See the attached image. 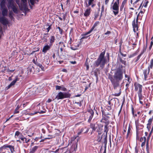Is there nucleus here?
Here are the masks:
<instances>
[{
	"label": "nucleus",
	"instance_id": "c85d7f7f",
	"mask_svg": "<svg viewBox=\"0 0 153 153\" xmlns=\"http://www.w3.org/2000/svg\"><path fill=\"white\" fill-rule=\"evenodd\" d=\"M140 124L139 123V121L138 120H137L135 121V125L136 128V130H137V136L138 135V128Z\"/></svg>",
	"mask_w": 153,
	"mask_h": 153
},
{
	"label": "nucleus",
	"instance_id": "680f3d73",
	"mask_svg": "<svg viewBox=\"0 0 153 153\" xmlns=\"http://www.w3.org/2000/svg\"><path fill=\"white\" fill-rule=\"evenodd\" d=\"M51 26H49L47 28V32H49L50 29H51Z\"/></svg>",
	"mask_w": 153,
	"mask_h": 153
},
{
	"label": "nucleus",
	"instance_id": "b1692460",
	"mask_svg": "<svg viewBox=\"0 0 153 153\" xmlns=\"http://www.w3.org/2000/svg\"><path fill=\"white\" fill-rule=\"evenodd\" d=\"M39 146H35L32 149H30V152L29 153H34L36 151Z\"/></svg>",
	"mask_w": 153,
	"mask_h": 153
},
{
	"label": "nucleus",
	"instance_id": "473e14b6",
	"mask_svg": "<svg viewBox=\"0 0 153 153\" xmlns=\"http://www.w3.org/2000/svg\"><path fill=\"white\" fill-rule=\"evenodd\" d=\"M8 3L9 5L8 6V7H11L13 6L14 5V4L13 3V0H9L8 1Z\"/></svg>",
	"mask_w": 153,
	"mask_h": 153
},
{
	"label": "nucleus",
	"instance_id": "2eb2a0df",
	"mask_svg": "<svg viewBox=\"0 0 153 153\" xmlns=\"http://www.w3.org/2000/svg\"><path fill=\"white\" fill-rule=\"evenodd\" d=\"M19 139H20L22 141L23 143H27L29 142L30 140V139H27L24 137L23 135L21 136Z\"/></svg>",
	"mask_w": 153,
	"mask_h": 153
},
{
	"label": "nucleus",
	"instance_id": "0e129e2a",
	"mask_svg": "<svg viewBox=\"0 0 153 153\" xmlns=\"http://www.w3.org/2000/svg\"><path fill=\"white\" fill-rule=\"evenodd\" d=\"M139 16H140V15H139L138 14V15L137 16L136 20H135L136 22H138V20L139 17Z\"/></svg>",
	"mask_w": 153,
	"mask_h": 153
},
{
	"label": "nucleus",
	"instance_id": "4c0bfd02",
	"mask_svg": "<svg viewBox=\"0 0 153 153\" xmlns=\"http://www.w3.org/2000/svg\"><path fill=\"white\" fill-rule=\"evenodd\" d=\"M56 29H58L59 30V33L61 34V35H62V34H63V30H62L61 29L60 27H56Z\"/></svg>",
	"mask_w": 153,
	"mask_h": 153
},
{
	"label": "nucleus",
	"instance_id": "37998d69",
	"mask_svg": "<svg viewBox=\"0 0 153 153\" xmlns=\"http://www.w3.org/2000/svg\"><path fill=\"white\" fill-rule=\"evenodd\" d=\"M130 131H131V128H130V126H129L128 127V129L127 134V137L128 136V135L130 134Z\"/></svg>",
	"mask_w": 153,
	"mask_h": 153
},
{
	"label": "nucleus",
	"instance_id": "72a5a7b5",
	"mask_svg": "<svg viewBox=\"0 0 153 153\" xmlns=\"http://www.w3.org/2000/svg\"><path fill=\"white\" fill-rule=\"evenodd\" d=\"M90 127L92 129L93 131H95L96 130V128L95 127V124L91 123Z\"/></svg>",
	"mask_w": 153,
	"mask_h": 153
},
{
	"label": "nucleus",
	"instance_id": "7ed1b4c3",
	"mask_svg": "<svg viewBox=\"0 0 153 153\" xmlns=\"http://www.w3.org/2000/svg\"><path fill=\"white\" fill-rule=\"evenodd\" d=\"M70 96L71 94L68 93L60 92L58 93L54 99H56L57 100H59L65 98L70 97Z\"/></svg>",
	"mask_w": 153,
	"mask_h": 153
},
{
	"label": "nucleus",
	"instance_id": "bf43d9fd",
	"mask_svg": "<svg viewBox=\"0 0 153 153\" xmlns=\"http://www.w3.org/2000/svg\"><path fill=\"white\" fill-rule=\"evenodd\" d=\"M143 1L142 2V3L140 4V6L139 8V9H142L143 8H142V7L143 6Z\"/></svg>",
	"mask_w": 153,
	"mask_h": 153
},
{
	"label": "nucleus",
	"instance_id": "39448f33",
	"mask_svg": "<svg viewBox=\"0 0 153 153\" xmlns=\"http://www.w3.org/2000/svg\"><path fill=\"white\" fill-rule=\"evenodd\" d=\"M119 3L114 2L111 7V9L112 11L115 16L117 15L119 13Z\"/></svg>",
	"mask_w": 153,
	"mask_h": 153
},
{
	"label": "nucleus",
	"instance_id": "338daca9",
	"mask_svg": "<svg viewBox=\"0 0 153 153\" xmlns=\"http://www.w3.org/2000/svg\"><path fill=\"white\" fill-rule=\"evenodd\" d=\"M90 6H91V7H93L95 6V4H94V2H93V3H92V4Z\"/></svg>",
	"mask_w": 153,
	"mask_h": 153
},
{
	"label": "nucleus",
	"instance_id": "603ef678",
	"mask_svg": "<svg viewBox=\"0 0 153 153\" xmlns=\"http://www.w3.org/2000/svg\"><path fill=\"white\" fill-rule=\"evenodd\" d=\"M141 55H142V54H140L137 56V59H136V61H137L140 59Z\"/></svg>",
	"mask_w": 153,
	"mask_h": 153
},
{
	"label": "nucleus",
	"instance_id": "f03ea898",
	"mask_svg": "<svg viewBox=\"0 0 153 153\" xmlns=\"http://www.w3.org/2000/svg\"><path fill=\"white\" fill-rule=\"evenodd\" d=\"M110 80L113 86L114 89L116 90L118 88L119 90V93H115L112 94V95L116 97L119 96L121 93V87L119 85V81H115L113 79H111Z\"/></svg>",
	"mask_w": 153,
	"mask_h": 153
},
{
	"label": "nucleus",
	"instance_id": "a19ab883",
	"mask_svg": "<svg viewBox=\"0 0 153 153\" xmlns=\"http://www.w3.org/2000/svg\"><path fill=\"white\" fill-rule=\"evenodd\" d=\"M108 131V127L107 126H105L104 127V132H105L106 135H107V133Z\"/></svg>",
	"mask_w": 153,
	"mask_h": 153
},
{
	"label": "nucleus",
	"instance_id": "2f4dec72",
	"mask_svg": "<svg viewBox=\"0 0 153 153\" xmlns=\"http://www.w3.org/2000/svg\"><path fill=\"white\" fill-rule=\"evenodd\" d=\"M11 7L12 8L13 11L14 13H18V9L14 5Z\"/></svg>",
	"mask_w": 153,
	"mask_h": 153
},
{
	"label": "nucleus",
	"instance_id": "e2e57ef3",
	"mask_svg": "<svg viewBox=\"0 0 153 153\" xmlns=\"http://www.w3.org/2000/svg\"><path fill=\"white\" fill-rule=\"evenodd\" d=\"M16 3L19 5V6H20V4H19V0H16Z\"/></svg>",
	"mask_w": 153,
	"mask_h": 153
},
{
	"label": "nucleus",
	"instance_id": "4d7b16f0",
	"mask_svg": "<svg viewBox=\"0 0 153 153\" xmlns=\"http://www.w3.org/2000/svg\"><path fill=\"white\" fill-rule=\"evenodd\" d=\"M146 143V141H144L142 142V143L141 144V146L142 147H143V146H144L145 145Z\"/></svg>",
	"mask_w": 153,
	"mask_h": 153
},
{
	"label": "nucleus",
	"instance_id": "ddd939ff",
	"mask_svg": "<svg viewBox=\"0 0 153 153\" xmlns=\"http://www.w3.org/2000/svg\"><path fill=\"white\" fill-rule=\"evenodd\" d=\"M0 22L4 25H7L8 23L7 19L3 17L0 18Z\"/></svg>",
	"mask_w": 153,
	"mask_h": 153
},
{
	"label": "nucleus",
	"instance_id": "aec40b11",
	"mask_svg": "<svg viewBox=\"0 0 153 153\" xmlns=\"http://www.w3.org/2000/svg\"><path fill=\"white\" fill-rule=\"evenodd\" d=\"M50 44L51 45H52L53 43L55 41V37L54 36H51L49 38Z\"/></svg>",
	"mask_w": 153,
	"mask_h": 153
},
{
	"label": "nucleus",
	"instance_id": "412c9836",
	"mask_svg": "<svg viewBox=\"0 0 153 153\" xmlns=\"http://www.w3.org/2000/svg\"><path fill=\"white\" fill-rule=\"evenodd\" d=\"M2 13L3 16H5L7 15L8 10L6 8L2 9Z\"/></svg>",
	"mask_w": 153,
	"mask_h": 153
},
{
	"label": "nucleus",
	"instance_id": "3c124183",
	"mask_svg": "<svg viewBox=\"0 0 153 153\" xmlns=\"http://www.w3.org/2000/svg\"><path fill=\"white\" fill-rule=\"evenodd\" d=\"M4 146H5V145H4L3 146L0 147V152L2 151L3 149H5V147H5Z\"/></svg>",
	"mask_w": 153,
	"mask_h": 153
},
{
	"label": "nucleus",
	"instance_id": "1a4fd4ad",
	"mask_svg": "<svg viewBox=\"0 0 153 153\" xmlns=\"http://www.w3.org/2000/svg\"><path fill=\"white\" fill-rule=\"evenodd\" d=\"M88 8L84 10V16L85 17H87L89 16L91 12V9L90 7H87Z\"/></svg>",
	"mask_w": 153,
	"mask_h": 153
},
{
	"label": "nucleus",
	"instance_id": "9b49d317",
	"mask_svg": "<svg viewBox=\"0 0 153 153\" xmlns=\"http://www.w3.org/2000/svg\"><path fill=\"white\" fill-rule=\"evenodd\" d=\"M4 145L5 149H7V148H9L11 153H13L15 152L14 147V146L7 144H5Z\"/></svg>",
	"mask_w": 153,
	"mask_h": 153
},
{
	"label": "nucleus",
	"instance_id": "a18cd8bd",
	"mask_svg": "<svg viewBox=\"0 0 153 153\" xmlns=\"http://www.w3.org/2000/svg\"><path fill=\"white\" fill-rule=\"evenodd\" d=\"M104 6L103 5H102V10H101V16H102V13L104 11Z\"/></svg>",
	"mask_w": 153,
	"mask_h": 153
},
{
	"label": "nucleus",
	"instance_id": "6e6d98bb",
	"mask_svg": "<svg viewBox=\"0 0 153 153\" xmlns=\"http://www.w3.org/2000/svg\"><path fill=\"white\" fill-rule=\"evenodd\" d=\"M83 130H84V129L83 128H82L81 129V131L80 132H78V133H77V134L78 135H80L81 134V133L83 131Z\"/></svg>",
	"mask_w": 153,
	"mask_h": 153
},
{
	"label": "nucleus",
	"instance_id": "393cba45",
	"mask_svg": "<svg viewBox=\"0 0 153 153\" xmlns=\"http://www.w3.org/2000/svg\"><path fill=\"white\" fill-rule=\"evenodd\" d=\"M34 107V110H36L35 111H39L40 109V104L39 103L36 106H34L33 105L32 106V107Z\"/></svg>",
	"mask_w": 153,
	"mask_h": 153
},
{
	"label": "nucleus",
	"instance_id": "69168bd1",
	"mask_svg": "<svg viewBox=\"0 0 153 153\" xmlns=\"http://www.w3.org/2000/svg\"><path fill=\"white\" fill-rule=\"evenodd\" d=\"M51 101H52V100L51 99L49 98L48 99V100L47 101V102H48V103H49V102H51Z\"/></svg>",
	"mask_w": 153,
	"mask_h": 153
},
{
	"label": "nucleus",
	"instance_id": "423d86ee",
	"mask_svg": "<svg viewBox=\"0 0 153 153\" xmlns=\"http://www.w3.org/2000/svg\"><path fill=\"white\" fill-rule=\"evenodd\" d=\"M134 85L135 90L137 91V94H142V85L137 83H135Z\"/></svg>",
	"mask_w": 153,
	"mask_h": 153
},
{
	"label": "nucleus",
	"instance_id": "13d9d810",
	"mask_svg": "<svg viewBox=\"0 0 153 153\" xmlns=\"http://www.w3.org/2000/svg\"><path fill=\"white\" fill-rule=\"evenodd\" d=\"M111 33V32L110 31H107L106 33H105V35H109Z\"/></svg>",
	"mask_w": 153,
	"mask_h": 153
},
{
	"label": "nucleus",
	"instance_id": "cd10ccee",
	"mask_svg": "<svg viewBox=\"0 0 153 153\" xmlns=\"http://www.w3.org/2000/svg\"><path fill=\"white\" fill-rule=\"evenodd\" d=\"M5 0H3L1 1V3L0 5L2 9L6 8L5 7Z\"/></svg>",
	"mask_w": 153,
	"mask_h": 153
},
{
	"label": "nucleus",
	"instance_id": "20e7f679",
	"mask_svg": "<svg viewBox=\"0 0 153 153\" xmlns=\"http://www.w3.org/2000/svg\"><path fill=\"white\" fill-rule=\"evenodd\" d=\"M114 78L116 81H120L123 78V71L120 70H117L114 75Z\"/></svg>",
	"mask_w": 153,
	"mask_h": 153
},
{
	"label": "nucleus",
	"instance_id": "5701e85b",
	"mask_svg": "<svg viewBox=\"0 0 153 153\" xmlns=\"http://www.w3.org/2000/svg\"><path fill=\"white\" fill-rule=\"evenodd\" d=\"M138 95L139 97V100L140 103L142 105H143V103L142 100L143 99V96L142 94H138Z\"/></svg>",
	"mask_w": 153,
	"mask_h": 153
},
{
	"label": "nucleus",
	"instance_id": "f3484780",
	"mask_svg": "<svg viewBox=\"0 0 153 153\" xmlns=\"http://www.w3.org/2000/svg\"><path fill=\"white\" fill-rule=\"evenodd\" d=\"M94 0H87L85 1V3L86 7H88L92 3L94 2Z\"/></svg>",
	"mask_w": 153,
	"mask_h": 153
},
{
	"label": "nucleus",
	"instance_id": "0eeeda50",
	"mask_svg": "<svg viewBox=\"0 0 153 153\" xmlns=\"http://www.w3.org/2000/svg\"><path fill=\"white\" fill-rule=\"evenodd\" d=\"M150 71V70L148 68L143 70V75L145 80L146 81L149 79L148 76Z\"/></svg>",
	"mask_w": 153,
	"mask_h": 153
},
{
	"label": "nucleus",
	"instance_id": "c03bdc74",
	"mask_svg": "<svg viewBox=\"0 0 153 153\" xmlns=\"http://www.w3.org/2000/svg\"><path fill=\"white\" fill-rule=\"evenodd\" d=\"M120 62L122 64H123L124 65H126V62L121 59H120Z\"/></svg>",
	"mask_w": 153,
	"mask_h": 153
},
{
	"label": "nucleus",
	"instance_id": "c9c22d12",
	"mask_svg": "<svg viewBox=\"0 0 153 153\" xmlns=\"http://www.w3.org/2000/svg\"><path fill=\"white\" fill-rule=\"evenodd\" d=\"M145 11V10L144 9L141 10L138 14L139 15H140V16H141V17H142V16H143V14H144Z\"/></svg>",
	"mask_w": 153,
	"mask_h": 153
},
{
	"label": "nucleus",
	"instance_id": "8fccbe9b",
	"mask_svg": "<svg viewBox=\"0 0 153 153\" xmlns=\"http://www.w3.org/2000/svg\"><path fill=\"white\" fill-rule=\"evenodd\" d=\"M101 131L102 129H100V128L99 129V130H98V129L97 130V132H98V134H101Z\"/></svg>",
	"mask_w": 153,
	"mask_h": 153
},
{
	"label": "nucleus",
	"instance_id": "9d476101",
	"mask_svg": "<svg viewBox=\"0 0 153 153\" xmlns=\"http://www.w3.org/2000/svg\"><path fill=\"white\" fill-rule=\"evenodd\" d=\"M99 24V22H96L94 24V25L92 26V27L91 28V29L88 32L86 33H85L84 35V36H85L90 33H91V32L94 29V28L96 27L97 25Z\"/></svg>",
	"mask_w": 153,
	"mask_h": 153
},
{
	"label": "nucleus",
	"instance_id": "79ce46f5",
	"mask_svg": "<svg viewBox=\"0 0 153 153\" xmlns=\"http://www.w3.org/2000/svg\"><path fill=\"white\" fill-rule=\"evenodd\" d=\"M37 66L39 68H41L42 71H44V67L41 64H38Z\"/></svg>",
	"mask_w": 153,
	"mask_h": 153
},
{
	"label": "nucleus",
	"instance_id": "6e6552de",
	"mask_svg": "<svg viewBox=\"0 0 153 153\" xmlns=\"http://www.w3.org/2000/svg\"><path fill=\"white\" fill-rule=\"evenodd\" d=\"M132 26L133 28V30L134 33L138 30V27L137 25V22H136L135 18L132 22Z\"/></svg>",
	"mask_w": 153,
	"mask_h": 153
},
{
	"label": "nucleus",
	"instance_id": "dca6fc26",
	"mask_svg": "<svg viewBox=\"0 0 153 153\" xmlns=\"http://www.w3.org/2000/svg\"><path fill=\"white\" fill-rule=\"evenodd\" d=\"M152 118H150L148 121V123L147 124V128L149 131L151 127V125L152 121Z\"/></svg>",
	"mask_w": 153,
	"mask_h": 153
},
{
	"label": "nucleus",
	"instance_id": "a211bd4d",
	"mask_svg": "<svg viewBox=\"0 0 153 153\" xmlns=\"http://www.w3.org/2000/svg\"><path fill=\"white\" fill-rule=\"evenodd\" d=\"M56 90H61L64 91H67V89L65 88L63 86L59 85H56Z\"/></svg>",
	"mask_w": 153,
	"mask_h": 153
},
{
	"label": "nucleus",
	"instance_id": "58836bf2",
	"mask_svg": "<svg viewBox=\"0 0 153 153\" xmlns=\"http://www.w3.org/2000/svg\"><path fill=\"white\" fill-rule=\"evenodd\" d=\"M125 77L126 78H127L126 80L128 81V82L130 83L131 82V81L129 76L127 75V74H125Z\"/></svg>",
	"mask_w": 153,
	"mask_h": 153
},
{
	"label": "nucleus",
	"instance_id": "f8f14e48",
	"mask_svg": "<svg viewBox=\"0 0 153 153\" xmlns=\"http://www.w3.org/2000/svg\"><path fill=\"white\" fill-rule=\"evenodd\" d=\"M51 46V45H48L47 44L45 45L42 49V52L45 53H46L47 51L50 49Z\"/></svg>",
	"mask_w": 153,
	"mask_h": 153
},
{
	"label": "nucleus",
	"instance_id": "5fc2aeb1",
	"mask_svg": "<svg viewBox=\"0 0 153 153\" xmlns=\"http://www.w3.org/2000/svg\"><path fill=\"white\" fill-rule=\"evenodd\" d=\"M153 45V42L152 41L151 42L150 45L149 47V49L150 50L151 49V48L152 47V46Z\"/></svg>",
	"mask_w": 153,
	"mask_h": 153
},
{
	"label": "nucleus",
	"instance_id": "f257e3e1",
	"mask_svg": "<svg viewBox=\"0 0 153 153\" xmlns=\"http://www.w3.org/2000/svg\"><path fill=\"white\" fill-rule=\"evenodd\" d=\"M105 53V51H104L100 54L99 57L95 62V64L96 66H98L100 65V67H102L105 65L106 61L105 58L104 57Z\"/></svg>",
	"mask_w": 153,
	"mask_h": 153
},
{
	"label": "nucleus",
	"instance_id": "864d4df0",
	"mask_svg": "<svg viewBox=\"0 0 153 153\" xmlns=\"http://www.w3.org/2000/svg\"><path fill=\"white\" fill-rule=\"evenodd\" d=\"M127 0H123V1L122 4L125 5V4H126L127 1Z\"/></svg>",
	"mask_w": 153,
	"mask_h": 153
},
{
	"label": "nucleus",
	"instance_id": "6ab92c4d",
	"mask_svg": "<svg viewBox=\"0 0 153 153\" xmlns=\"http://www.w3.org/2000/svg\"><path fill=\"white\" fill-rule=\"evenodd\" d=\"M147 68L150 70L153 68V58L150 60V62L149 63Z\"/></svg>",
	"mask_w": 153,
	"mask_h": 153
},
{
	"label": "nucleus",
	"instance_id": "7c9ffc66",
	"mask_svg": "<svg viewBox=\"0 0 153 153\" xmlns=\"http://www.w3.org/2000/svg\"><path fill=\"white\" fill-rule=\"evenodd\" d=\"M149 3V2L147 0H145L143 4L142 7V8H143V7L145 8H146Z\"/></svg>",
	"mask_w": 153,
	"mask_h": 153
},
{
	"label": "nucleus",
	"instance_id": "49530a36",
	"mask_svg": "<svg viewBox=\"0 0 153 153\" xmlns=\"http://www.w3.org/2000/svg\"><path fill=\"white\" fill-rule=\"evenodd\" d=\"M139 149L137 146L135 148V153H138Z\"/></svg>",
	"mask_w": 153,
	"mask_h": 153
},
{
	"label": "nucleus",
	"instance_id": "4be33fe9",
	"mask_svg": "<svg viewBox=\"0 0 153 153\" xmlns=\"http://www.w3.org/2000/svg\"><path fill=\"white\" fill-rule=\"evenodd\" d=\"M22 134L18 131L16 132L15 135V137L16 139H19L22 135Z\"/></svg>",
	"mask_w": 153,
	"mask_h": 153
},
{
	"label": "nucleus",
	"instance_id": "ea45409f",
	"mask_svg": "<svg viewBox=\"0 0 153 153\" xmlns=\"http://www.w3.org/2000/svg\"><path fill=\"white\" fill-rule=\"evenodd\" d=\"M146 137H141L140 139V141L141 142H143L144 141H146Z\"/></svg>",
	"mask_w": 153,
	"mask_h": 153
},
{
	"label": "nucleus",
	"instance_id": "774afa93",
	"mask_svg": "<svg viewBox=\"0 0 153 153\" xmlns=\"http://www.w3.org/2000/svg\"><path fill=\"white\" fill-rule=\"evenodd\" d=\"M31 4H34V0H29Z\"/></svg>",
	"mask_w": 153,
	"mask_h": 153
},
{
	"label": "nucleus",
	"instance_id": "052dcab7",
	"mask_svg": "<svg viewBox=\"0 0 153 153\" xmlns=\"http://www.w3.org/2000/svg\"><path fill=\"white\" fill-rule=\"evenodd\" d=\"M14 71V70H10L9 69H8L7 70V71L8 72H13Z\"/></svg>",
	"mask_w": 153,
	"mask_h": 153
},
{
	"label": "nucleus",
	"instance_id": "c756f323",
	"mask_svg": "<svg viewBox=\"0 0 153 153\" xmlns=\"http://www.w3.org/2000/svg\"><path fill=\"white\" fill-rule=\"evenodd\" d=\"M62 150V153H66L68 151V149H66V148H63L58 149L56 150V151H57V150L61 151Z\"/></svg>",
	"mask_w": 153,
	"mask_h": 153
},
{
	"label": "nucleus",
	"instance_id": "e433bc0d",
	"mask_svg": "<svg viewBox=\"0 0 153 153\" xmlns=\"http://www.w3.org/2000/svg\"><path fill=\"white\" fill-rule=\"evenodd\" d=\"M20 108V106L19 105H18L17 107L16 108L15 111L14 112V114H17L19 113V111H18L19 109Z\"/></svg>",
	"mask_w": 153,
	"mask_h": 153
},
{
	"label": "nucleus",
	"instance_id": "de8ad7c7",
	"mask_svg": "<svg viewBox=\"0 0 153 153\" xmlns=\"http://www.w3.org/2000/svg\"><path fill=\"white\" fill-rule=\"evenodd\" d=\"M124 5L123 4L121 5V6L120 7V11H122L123 10Z\"/></svg>",
	"mask_w": 153,
	"mask_h": 153
},
{
	"label": "nucleus",
	"instance_id": "bb28decb",
	"mask_svg": "<svg viewBox=\"0 0 153 153\" xmlns=\"http://www.w3.org/2000/svg\"><path fill=\"white\" fill-rule=\"evenodd\" d=\"M45 112L44 111H35L34 113H29V114L30 115H33L34 114H36L37 113H39L40 114H43L45 113Z\"/></svg>",
	"mask_w": 153,
	"mask_h": 153
},
{
	"label": "nucleus",
	"instance_id": "4468645a",
	"mask_svg": "<svg viewBox=\"0 0 153 153\" xmlns=\"http://www.w3.org/2000/svg\"><path fill=\"white\" fill-rule=\"evenodd\" d=\"M19 79L18 78V76H16L15 77V79L12 82H11L10 84L7 86V88L8 89L12 86L17 81L19 80Z\"/></svg>",
	"mask_w": 153,
	"mask_h": 153
},
{
	"label": "nucleus",
	"instance_id": "09e8293b",
	"mask_svg": "<svg viewBox=\"0 0 153 153\" xmlns=\"http://www.w3.org/2000/svg\"><path fill=\"white\" fill-rule=\"evenodd\" d=\"M49 137H46V138H45V139H52V138H53V137H53V136H49Z\"/></svg>",
	"mask_w": 153,
	"mask_h": 153
},
{
	"label": "nucleus",
	"instance_id": "f704fd0d",
	"mask_svg": "<svg viewBox=\"0 0 153 153\" xmlns=\"http://www.w3.org/2000/svg\"><path fill=\"white\" fill-rule=\"evenodd\" d=\"M74 45L75 46V47H71V49H72L73 50H76L79 47V45H78V44H74Z\"/></svg>",
	"mask_w": 153,
	"mask_h": 153
},
{
	"label": "nucleus",
	"instance_id": "a878e982",
	"mask_svg": "<svg viewBox=\"0 0 153 153\" xmlns=\"http://www.w3.org/2000/svg\"><path fill=\"white\" fill-rule=\"evenodd\" d=\"M89 112H90L91 115L90 116L89 118L88 121V122H91V120L93 117L94 114V112H93V111L92 110L90 111H89Z\"/></svg>",
	"mask_w": 153,
	"mask_h": 153
}]
</instances>
